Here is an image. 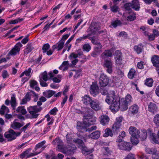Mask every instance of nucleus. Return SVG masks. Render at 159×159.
Instances as JSON below:
<instances>
[{"mask_svg": "<svg viewBox=\"0 0 159 159\" xmlns=\"http://www.w3.org/2000/svg\"><path fill=\"white\" fill-rule=\"evenodd\" d=\"M73 135L72 134H68L66 135V138L67 142L70 144H72L73 146H69L68 148L64 147L62 148L60 145H58V148L59 151L64 152L67 155H69L73 154L76 149V147L72 143H76L78 145V147L82 150V153L84 154L87 155L93 152V149H89L85 147L82 141L80 139H77L72 140Z\"/></svg>", "mask_w": 159, "mask_h": 159, "instance_id": "nucleus-1", "label": "nucleus"}, {"mask_svg": "<svg viewBox=\"0 0 159 159\" xmlns=\"http://www.w3.org/2000/svg\"><path fill=\"white\" fill-rule=\"evenodd\" d=\"M147 134L149 135L150 139L154 143L159 144V130L157 133V137L156 134L152 133V130L151 129H149L147 131L143 130L142 131V134L141 138L143 140L147 138Z\"/></svg>", "mask_w": 159, "mask_h": 159, "instance_id": "nucleus-2", "label": "nucleus"}, {"mask_svg": "<svg viewBox=\"0 0 159 159\" xmlns=\"http://www.w3.org/2000/svg\"><path fill=\"white\" fill-rule=\"evenodd\" d=\"M129 132L131 135V141L134 145H136L139 143L138 138L140 137V132L135 127L130 126L129 129Z\"/></svg>", "mask_w": 159, "mask_h": 159, "instance_id": "nucleus-3", "label": "nucleus"}, {"mask_svg": "<svg viewBox=\"0 0 159 159\" xmlns=\"http://www.w3.org/2000/svg\"><path fill=\"white\" fill-rule=\"evenodd\" d=\"M132 101L131 96L128 94L125 98V99H121V110L125 111L128 109V105L130 104Z\"/></svg>", "mask_w": 159, "mask_h": 159, "instance_id": "nucleus-4", "label": "nucleus"}, {"mask_svg": "<svg viewBox=\"0 0 159 159\" xmlns=\"http://www.w3.org/2000/svg\"><path fill=\"white\" fill-rule=\"evenodd\" d=\"M96 121V118L91 115H85L83 119V123H82L81 126H88L93 124Z\"/></svg>", "mask_w": 159, "mask_h": 159, "instance_id": "nucleus-5", "label": "nucleus"}, {"mask_svg": "<svg viewBox=\"0 0 159 159\" xmlns=\"http://www.w3.org/2000/svg\"><path fill=\"white\" fill-rule=\"evenodd\" d=\"M121 102L120 98H117L115 101L111 103L110 106V109L113 113L117 111L119 109H121Z\"/></svg>", "mask_w": 159, "mask_h": 159, "instance_id": "nucleus-6", "label": "nucleus"}, {"mask_svg": "<svg viewBox=\"0 0 159 159\" xmlns=\"http://www.w3.org/2000/svg\"><path fill=\"white\" fill-rule=\"evenodd\" d=\"M117 98H120L115 95V92L114 91H110L108 93L105 99L106 102L110 104L115 101Z\"/></svg>", "mask_w": 159, "mask_h": 159, "instance_id": "nucleus-7", "label": "nucleus"}, {"mask_svg": "<svg viewBox=\"0 0 159 159\" xmlns=\"http://www.w3.org/2000/svg\"><path fill=\"white\" fill-rule=\"evenodd\" d=\"M21 133L18 132L16 133L13 130H11L8 132H6L4 134V136L8 140L11 141L15 139L17 136H19Z\"/></svg>", "mask_w": 159, "mask_h": 159, "instance_id": "nucleus-8", "label": "nucleus"}, {"mask_svg": "<svg viewBox=\"0 0 159 159\" xmlns=\"http://www.w3.org/2000/svg\"><path fill=\"white\" fill-rule=\"evenodd\" d=\"M82 123L80 122H78L77 125V128L79 132H84L86 131H91L93 130H96L97 129V127L95 126H93L91 127L90 129H86V127L88 126H81Z\"/></svg>", "mask_w": 159, "mask_h": 159, "instance_id": "nucleus-9", "label": "nucleus"}, {"mask_svg": "<svg viewBox=\"0 0 159 159\" xmlns=\"http://www.w3.org/2000/svg\"><path fill=\"white\" fill-rule=\"evenodd\" d=\"M103 66L107 68V71L108 73H112L113 71V63L111 59L105 60L103 64Z\"/></svg>", "mask_w": 159, "mask_h": 159, "instance_id": "nucleus-10", "label": "nucleus"}, {"mask_svg": "<svg viewBox=\"0 0 159 159\" xmlns=\"http://www.w3.org/2000/svg\"><path fill=\"white\" fill-rule=\"evenodd\" d=\"M99 81L100 85L104 87L108 84L109 79L106 75L104 74H102L99 79Z\"/></svg>", "mask_w": 159, "mask_h": 159, "instance_id": "nucleus-11", "label": "nucleus"}, {"mask_svg": "<svg viewBox=\"0 0 159 159\" xmlns=\"http://www.w3.org/2000/svg\"><path fill=\"white\" fill-rule=\"evenodd\" d=\"M145 151L147 153L152 154V158L155 159H159V151H157L156 149L146 148Z\"/></svg>", "mask_w": 159, "mask_h": 159, "instance_id": "nucleus-12", "label": "nucleus"}, {"mask_svg": "<svg viewBox=\"0 0 159 159\" xmlns=\"http://www.w3.org/2000/svg\"><path fill=\"white\" fill-rule=\"evenodd\" d=\"M90 93L94 96L98 93L99 87L96 82L92 83L90 85Z\"/></svg>", "mask_w": 159, "mask_h": 159, "instance_id": "nucleus-13", "label": "nucleus"}, {"mask_svg": "<svg viewBox=\"0 0 159 159\" xmlns=\"http://www.w3.org/2000/svg\"><path fill=\"white\" fill-rule=\"evenodd\" d=\"M115 62L117 65H120L122 63L121 53L119 50H117L114 55Z\"/></svg>", "mask_w": 159, "mask_h": 159, "instance_id": "nucleus-14", "label": "nucleus"}, {"mask_svg": "<svg viewBox=\"0 0 159 159\" xmlns=\"http://www.w3.org/2000/svg\"><path fill=\"white\" fill-rule=\"evenodd\" d=\"M22 46V45L20 43H18L9 52L8 55H15L16 54L19 52Z\"/></svg>", "mask_w": 159, "mask_h": 159, "instance_id": "nucleus-15", "label": "nucleus"}, {"mask_svg": "<svg viewBox=\"0 0 159 159\" xmlns=\"http://www.w3.org/2000/svg\"><path fill=\"white\" fill-rule=\"evenodd\" d=\"M123 119V117L121 116H119L116 118V121L112 127L113 130L116 131L120 129Z\"/></svg>", "mask_w": 159, "mask_h": 159, "instance_id": "nucleus-16", "label": "nucleus"}, {"mask_svg": "<svg viewBox=\"0 0 159 159\" xmlns=\"http://www.w3.org/2000/svg\"><path fill=\"white\" fill-rule=\"evenodd\" d=\"M28 110L30 114L34 117H35L36 113L40 111L41 110V108L37 106H31L29 107Z\"/></svg>", "mask_w": 159, "mask_h": 159, "instance_id": "nucleus-17", "label": "nucleus"}, {"mask_svg": "<svg viewBox=\"0 0 159 159\" xmlns=\"http://www.w3.org/2000/svg\"><path fill=\"white\" fill-rule=\"evenodd\" d=\"M118 146L120 149L126 151H129L131 149V147L130 146L129 143L125 142L119 143Z\"/></svg>", "mask_w": 159, "mask_h": 159, "instance_id": "nucleus-18", "label": "nucleus"}, {"mask_svg": "<svg viewBox=\"0 0 159 159\" xmlns=\"http://www.w3.org/2000/svg\"><path fill=\"white\" fill-rule=\"evenodd\" d=\"M31 70V69L30 68H29L21 74L20 75V77L23 76L25 75L27 76L26 77H25L22 78V81L23 82V83L27 81L30 77Z\"/></svg>", "mask_w": 159, "mask_h": 159, "instance_id": "nucleus-19", "label": "nucleus"}, {"mask_svg": "<svg viewBox=\"0 0 159 159\" xmlns=\"http://www.w3.org/2000/svg\"><path fill=\"white\" fill-rule=\"evenodd\" d=\"M99 102L96 100H92L90 105L91 108L95 111H98L101 109Z\"/></svg>", "mask_w": 159, "mask_h": 159, "instance_id": "nucleus-20", "label": "nucleus"}, {"mask_svg": "<svg viewBox=\"0 0 159 159\" xmlns=\"http://www.w3.org/2000/svg\"><path fill=\"white\" fill-rule=\"evenodd\" d=\"M81 100L83 104L87 105L90 104L92 100L89 95H85L82 97Z\"/></svg>", "mask_w": 159, "mask_h": 159, "instance_id": "nucleus-21", "label": "nucleus"}, {"mask_svg": "<svg viewBox=\"0 0 159 159\" xmlns=\"http://www.w3.org/2000/svg\"><path fill=\"white\" fill-rule=\"evenodd\" d=\"M112 52L111 50H105L101 54V58L102 59H105L107 57H111L112 56Z\"/></svg>", "mask_w": 159, "mask_h": 159, "instance_id": "nucleus-22", "label": "nucleus"}, {"mask_svg": "<svg viewBox=\"0 0 159 159\" xmlns=\"http://www.w3.org/2000/svg\"><path fill=\"white\" fill-rule=\"evenodd\" d=\"M78 57V54L72 53L69 56V59L71 61L72 64L75 65L78 62V60L77 58Z\"/></svg>", "mask_w": 159, "mask_h": 159, "instance_id": "nucleus-23", "label": "nucleus"}, {"mask_svg": "<svg viewBox=\"0 0 159 159\" xmlns=\"http://www.w3.org/2000/svg\"><path fill=\"white\" fill-rule=\"evenodd\" d=\"M92 42L94 44H96L95 48L97 49L95 50L97 52H98L99 50L100 49L102 48V45L98 41V39L93 37L91 38Z\"/></svg>", "mask_w": 159, "mask_h": 159, "instance_id": "nucleus-24", "label": "nucleus"}, {"mask_svg": "<svg viewBox=\"0 0 159 159\" xmlns=\"http://www.w3.org/2000/svg\"><path fill=\"white\" fill-rule=\"evenodd\" d=\"M44 149V148L43 147L41 148V151L39 152H35L34 153H31L29 154V155H27L28 152V151H25V152L23 153L21 155V157L22 158H24L25 157H28L32 156H33L35 155H36L42 151H43Z\"/></svg>", "mask_w": 159, "mask_h": 159, "instance_id": "nucleus-25", "label": "nucleus"}, {"mask_svg": "<svg viewBox=\"0 0 159 159\" xmlns=\"http://www.w3.org/2000/svg\"><path fill=\"white\" fill-rule=\"evenodd\" d=\"M151 61L153 65L157 67L159 66V57L157 55L153 56L151 58Z\"/></svg>", "mask_w": 159, "mask_h": 159, "instance_id": "nucleus-26", "label": "nucleus"}, {"mask_svg": "<svg viewBox=\"0 0 159 159\" xmlns=\"http://www.w3.org/2000/svg\"><path fill=\"white\" fill-rule=\"evenodd\" d=\"M153 34L149 35L148 37V39L150 41L153 40L156 37L159 35V32L158 30L153 29L152 31Z\"/></svg>", "mask_w": 159, "mask_h": 159, "instance_id": "nucleus-27", "label": "nucleus"}, {"mask_svg": "<svg viewBox=\"0 0 159 159\" xmlns=\"http://www.w3.org/2000/svg\"><path fill=\"white\" fill-rule=\"evenodd\" d=\"M100 123L102 125H105L108 124L109 121V118L106 115H102L100 117Z\"/></svg>", "mask_w": 159, "mask_h": 159, "instance_id": "nucleus-28", "label": "nucleus"}, {"mask_svg": "<svg viewBox=\"0 0 159 159\" xmlns=\"http://www.w3.org/2000/svg\"><path fill=\"white\" fill-rule=\"evenodd\" d=\"M100 135V132L99 131H96L92 132L88 135V137L93 139H98Z\"/></svg>", "mask_w": 159, "mask_h": 159, "instance_id": "nucleus-29", "label": "nucleus"}, {"mask_svg": "<svg viewBox=\"0 0 159 159\" xmlns=\"http://www.w3.org/2000/svg\"><path fill=\"white\" fill-rule=\"evenodd\" d=\"M24 125L23 123H20L17 121V120H15L12 123L11 127L14 129H19Z\"/></svg>", "mask_w": 159, "mask_h": 159, "instance_id": "nucleus-30", "label": "nucleus"}, {"mask_svg": "<svg viewBox=\"0 0 159 159\" xmlns=\"http://www.w3.org/2000/svg\"><path fill=\"white\" fill-rule=\"evenodd\" d=\"M139 107L137 105H133L131 106L129 109V113L131 114H136L138 112Z\"/></svg>", "mask_w": 159, "mask_h": 159, "instance_id": "nucleus-31", "label": "nucleus"}, {"mask_svg": "<svg viewBox=\"0 0 159 159\" xmlns=\"http://www.w3.org/2000/svg\"><path fill=\"white\" fill-rule=\"evenodd\" d=\"M148 110L152 112H156L157 107L156 104L154 103L150 102L148 106Z\"/></svg>", "mask_w": 159, "mask_h": 159, "instance_id": "nucleus-32", "label": "nucleus"}, {"mask_svg": "<svg viewBox=\"0 0 159 159\" xmlns=\"http://www.w3.org/2000/svg\"><path fill=\"white\" fill-rule=\"evenodd\" d=\"M55 93L54 91L52 90H48L43 93V95L47 98L51 97Z\"/></svg>", "mask_w": 159, "mask_h": 159, "instance_id": "nucleus-33", "label": "nucleus"}, {"mask_svg": "<svg viewBox=\"0 0 159 159\" xmlns=\"http://www.w3.org/2000/svg\"><path fill=\"white\" fill-rule=\"evenodd\" d=\"M132 8L136 11H139L140 8L138 0H133L132 2Z\"/></svg>", "mask_w": 159, "mask_h": 159, "instance_id": "nucleus-34", "label": "nucleus"}, {"mask_svg": "<svg viewBox=\"0 0 159 159\" xmlns=\"http://www.w3.org/2000/svg\"><path fill=\"white\" fill-rule=\"evenodd\" d=\"M69 65V63L68 61H64L59 67V69L61 70L64 71L68 69Z\"/></svg>", "mask_w": 159, "mask_h": 159, "instance_id": "nucleus-35", "label": "nucleus"}, {"mask_svg": "<svg viewBox=\"0 0 159 159\" xmlns=\"http://www.w3.org/2000/svg\"><path fill=\"white\" fill-rule=\"evenodd\" d=\"M30 85L31 87L37 91H39V88L37 86V82L34 80H31L30 82Z\"/></svg>", "mask_w": 159, "mask_h": 159, "instance_id": "nucleus-36", "label": "nucleus"}, {"mask_svg": "<svg viewBox=\"0 0 159 159\" xmlns=\"http://www.w3.org/2000/svg\"><path fill=\"white\" fill-rule=\"evenodd\" d=\"M16 112L19 113L24 115L26 114L27 111L24 106H20L18 107L16 110Z\"/></svg>", "mask_w": 159, "mask_h": 159, "instance_id": "nucleus-37", "label": "nucleus"}, {"mask_svg": "<svg viewBox=\"0 0 159 159\" xmlns=\"http://www.w3.org/2000/svg\"><path fill=\"white\" fill-rule=\"evenodd\" d=\"M113 135V134L111 130L109 128H107L105 130V133L103 136L105 137H107L109 136L112 137Z\"/></svg>", "mask_w": 159, "mask_h": 159, "instance_id": "nucleus-38", "label": "nucleus"}, {"mask_svg": "<svg viewBox=\"0 0 159 159\" xmlns=\"http://www.w3.org/2000/svg\"><path fill=\"white\" fill-rule=\"evenodd\" d=\"M39 80L47 81L48 80V77L47 72L45 71L41 73L39 76Z\"/></svg>", "mask_w": 159, "mask_h": 159, "instance_id": "nucleus-39", "label": "nucleus"}, {"mask_svg": "<svg viewBox=\"0 0 159 159\" xmlns=\"http://www.w3.org/2000/svg\"><path fill=\"white\" fill-rule=\"evenodd\" d=\"M30 97L28 93H27L24 98L21 100L20 101V104H25L27 102L30 100Z\"/></svg>", "mask_w": 159, "mask_h": 159, "instance_id": "nucleus-40", "label": "nucleus"}, {"mask_svg": "<svg viewBox=\"0 0 159 159\" xmlns=\"http://www.w3.org/2000/svg\"><path fill=\"white\" fill-rule=\"evenodd\" d=\"M9 112V110L8 108L7 107L2 105L0 110V114L1 115H3L5 113H7Z\"/></svg>", "mask_w": 159, "mask_h": 159, "instance_id": "nucleus-41", "label": "nucleus"}, {"mask_svg": "<svg viewBox=\"0 0 159 159\" xmlns=\"http://www.w3.org/2000/svg\"><path fill=\"white\" fill-rule=\"evenodd\" d=\"M136 71L134 69L131 68L129 72L128 77L129 79H132L135 75Z\"/></svg>", "mask_w": 159, "mask_h": 159, "instance_id": "nucleus-42", "label": "nucleus"}, {"mask_svg": "<svg viewBox=\"0 0 159 159\" xmlns=\"http://www.w3.org/2000/svg\"><path fill=\"white\" fill-rule=\"evenodd\" d=\"M153 83V80L151 78L147 79L145 82V84L148 87H152V86Z\"/></svg>", "mask_w": 159, "mask_h": 159, "instance_id": "nucleus-43", "label": "nucleus"}, {"mask_svg": "<svg viewBox=\"0 0 159 159\" xmlns=\"http://www.w3.org/2000/svg\"><path fill=\"white\" fill-rule=\"evenodd\" d=\"M134 51L138 53H140L142 50V48H141V46L140 45H136L134 47Z\"/></svg>", "mask_w": 159, "mask_h": 159, "instance_id": "nucleus-44", "label": "nucleus"}, {"mask_svg": "<svg viewBox=\"0 0 159 159\" xmlns=\"http://www.w3.org/2000/svg\"><path fill=\"white\" fill-rule=\"evenodd\" d=\"M11 104L12 107L14 108L16 106L15 97L13 95L11 97Z\"/></svg>", "mask_w": 159, "mask_h": 159, "instance_id": "nucleus-45", "label": "nucleus"}, {"mask_svg": "<svg viewBox=\"0 0 159 159\" xmlns=\"http://www.w3.org/2000/svg\"><path fill=\"white\" fill-rule=\"evenodd\" d=\"M23 20L22 18H18L16 19L10 21L9 22V23L10 24H15L20 22Z\"/></svg>", "mask_w": 159, "mask_h": 159, "instance_id": "nucleus-46", "label": "nucleus"}, {"mask_svg": "<svg viewBox=\"0 0 159 159\" xmlns=\"http://www.w3.org/2000/svg\"><path fill=\"white\" fill-rule=\"evenodd\" d=\"M153 121L157 126H159V114L155 115L153 118Z\"/></svg>", "mask_w": 159, "mask_h": 159, "instance_id": "nucleus-47", "label": "nucleus"}, {"mask_svg": "<svg viewBox=\"0 0 159 159\" xmlns=\"http://www.w3.org/2000/svg\"><path fill=\"white\" fill-rule=\"evenodd\" d=\"M112 81L114 84L113 85L116 86L117 87L119 86L120 83V81L119 79L116 78H114Z\"/></svg>", "mask_w": 159, "mask_h": 159, "instance_id": "nucleus-48", "label": "nucleus"}, {"mask_svg": "<svg viewBox=\"0 0 159 159\" xmlns=\"http://www.w3.org/2000/svg\"><path fill=\"white\" fill-rule=\"evenodd\" d=\"M117 35L119 37H122L124 38H126L127 37V34L125 31L119 32L117 33Z\"/></svg>", "mask_w": 159, "mask_h": 159, "instance_id": "nucleus-49", "label": "nucleus"}, {"mask_svg": "<svg viewBox=\"0 0 159 159\" xmlns=\"http://www.w3.org/2000/svg\"><path fill=\"white\" fill-rule=\"evenodd\" d=\"M102 150L104 152V154L105 155L108 156L110 155L111 152V151L108 147L103 148L102 149Z\"/></svg>", "mask_w": 159, "mask_h": 159, "instance_id": "nucleus-50", "label": "nucleus"}, {"mask_svg": "<svg viewBox=\"0 0 159 159\" xmlns=\"http://www.w3.org/2000/svg\"><path fill=\"white\" fill-rule=\"evenodd\" d=\"M61 75H58L57 77H54L52 78L53 81L56 83H59L61 81Z\"/></svg>", "mask_w": 159, "mask_h": 159, "instance_id": "nucleus-51", "label": "nucleus"}, {"mask_svg": "<svg viewBox=\"0 0 159 159\" xmlns=\"http://www.w3.org/2000/svg\"><path fill=\"white\" fill-rule=\"evenodd\" d=\"M45 117L47 118V121H50L48 123V125H52L53 122V118L51 117L49 114L45 116Z\"/></svg>", "mask_w": 159, "mask_h": 159, "instance_id": "nucleus-52", "label": "nucleus"}, {"mask_svg": "<svg viewBox=\"0 0 159 159\" xmlns=\"http://www.w3.org/2000/svg\"><path fill=\"white\" fill-rule=\"evenodd\" d=\"M50 46L48 43L44 44L42 48L43 52H46L49 49Z\"/></svg>", "mask_w": 159, "mask_h": 159, "instance_id": "nucleus-53", "label": "nucleus"}, {"mask_svg": "<svg viewBox=\"0 0 159 159\" xmlns=\"http://www.w3.org/2000/svg\"><path fill=\"white\" fill-rule=\"evenodd\" d=\"M121 24V22L118 20H117L113 22L111 24L112 26L113 27H116L117 26H120Z\"/></svg>", "mask_w": 159, "mask_h": 159, "instance_id": "nucleus-54", "label": "nucleus"}, {"mask_svg": "<svg viewBox=\"0 0 159 159\" xmlns=\"http://www.w3.org/2000/svg\"><path fill=\"white\" fill-rule=\"evenodd\" d=\"M64 44V41H60L59 42V43L57 46V48L58 50H59L61 49Z\"/></svg>", "mask_w": 159, "mask_h": 159, "instance_id": "nucleus-55", "label": "nucleus"}, {"mask_svg": "<svg viewBox=\"0 0 159 159\" xmlns=\"http://www.w3.org/2000/svg\"><path fill=\"white\" fill-rule=\"evenodd\" d=\"M91 48V47L89 44H85L83 46L84 50L87 52H89Z\"/></svg>", "mask_w": 159, "mask_h": 159, "instance_id": "nucleus-56", "label": "nucleus"}, {"mask_svg": "<svg viewBox=\"0 0 159 159\" xmlns=\"http://www.w3.org/2000/svg\"><path fill=\"white\" fill-rule=\"evenodd\" d=\"M9 74L6 70H3L2 72V76L3 79H6L9 77Z\"/></svg>", "mask_w": 159, "mask_h": 159, "instance_id": "nucleus-57", "label": "nucleus"}, {"mask_svg": "<svg viewBox=\"0 0 159 159\" xmlns=\"http://www.w3.org/2000/svg\"><path fill=\"white\" fill-rule=\"evenodd\" d=\"M136 18L135 14H134L130 15L127 17V20L129 21H132L135 19Z\"/></svg>", "mask_w": 159, "mask_h": 159, "instance_id": "nucleus-58", "label": "nucleus"}, {"mask_svg": "<svg viewBox=\"0 0 159 159\" xmlns=\"http://www.w3.org/2000/svg\"><path fill=\"white\" fill-rule=\"evenodd\" d=\"M45 143V141H43L40 143H39L38 144L36 145V148H35V150H37L38 149L41 148L42 147L44 144Z\"/></svg>", "mask_w": 159, "mask_h": 159, "instance_id": "nucleus-59", "label": "nucleus"}, {"mask_svg": "<svg viewBox=\"0 0 159 159\" xmlns=\"http://www.w3.org/2000/svg\"><path fill=\"white\" fill-rule=\"evenodd\" d=\"M58 110L56 107H54L49 112V113L52 115H55L56 114Z\"/></svg>", "mask_w": 159, "mask_h": 159, "instance_id": "nucleus-60", "label": "nucleus"}, {"mask_svg": "<svg viewBox=\"0 0 159 159\" xmlns=\"http://www.w3.org/2000/svg\"><path fill=\"white\" fill-rule=\"evenodd\" d=\"M132 4L130 3H128L125 4L124 7L126 10H129L132 8Z\"/></svg>", "mask_w": 159, "mask_h": 159, "instance_id": "nucleus-61", "label": "nucleus"}, {"mask_svg": "<svg viewBox=\"0 0 159 159\" xmlns=\"http://www.w3.org/2000/svg\"><path fill=\"white\" fill-rule=\"evenodd\" d=\"M144 65V62L142 61H141L138 63L137 66L139 69H142L143 68Z\"/></svg>", "mask_w": 159, "mask_h": 159, "instance_id": "nucleus-62", "label": "nucleus"}, {"mask_svg": "<svg viewBox=\"0 0 159 159\" xmlns=\"http://www.w3.org/2000/svg\"><path fill=\"white\" fill-rule=\"evenodd\" d=\"M74 71H76V73H74V77L75 78H77L80 74L81 70L79 69L78 70H74Z\"/></svg>", "mask_w": 159, "mask_h": 159, "instance_id": "nucleus-63", "label": "nucleus"}, {"mask_svg": "<svg viewBox=\"0 0 159 159\" xmlns=\"http://www.w3.org/2000/svg\"><path fill=\"white\" fill-rule=\"evenodd\" d=\"M40 85L42 87H46L48 86V84L46 83V81L44 80H39Z\"/></svg>", "mask_w": 159, "mask_h": 159, "instance_id": "nucleus-64", "label": "nucleus"}]
</instances>
